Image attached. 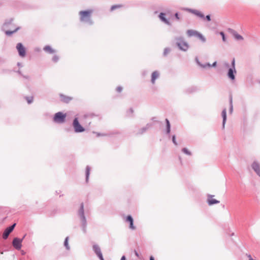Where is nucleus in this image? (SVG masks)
<instances>
[{
	"instance_id": "1",
	"label": "nucleus",
	"mask_w": 260,
	"mask_h": 260,
	"mask_svg": "<svg viewBox=\"0 0 260 260\" xmlns=\"http://www.w3.org/2000/svg\"><path fill=\"white\" fill-rule=\"evenodd\" d=\"M78 216H79L80 221H81V226L82 230L84 233H86V227L87 225L86 218L84 214V204L82 203L80 204V208L79 209L77 212Z\"/></svg>"
},
{
	"instance_id": "2",
	"label": "nucleus",
	"mask_w": 260,
	"mask_h": 260,
	"mask_svg": "<svg viewBox=\"0 0 260 260\" xmlns=\"http://www.w3.org/2000/svg\"><path fill=\"white\" fill-rule=\"evenodd\" d=\"M92 13V10H91L80 11L79 14L80 21L85 22L89 25H92L93 22L91 18Z\"/></svg>"
},
{
	"instance_id": "3",
	"label": "nucleus",
	"mask_w": 260,
	"mask_h": 260,
	"mask_svg": "<svg viewBox=\"0 0 260 260\" xmlns=\"http://www.w3.org/2000/svg\"><path fill=\"white\" fill-rule=\"evenodd\" d=\"M13 21V18H10L9 20L6 21L3 26V30L5 31V34L8 36H11L13 34L17 31L19 29L20 27H17L13 30H5L6 28H8L9 25H12V22Z\"/></svg>"
},
{
	"instance_id": "4",
	"label": "nucleus",
	"mask_w": 260,
	"mask_h": 260,
	"mask_svg": "<svg viewBox=\"0 0 260 260\" xmlns=\"http://www.w3.org/2000/svg\"><path fill=\"white\" fill-rule=\"evenodd\" d=\"M175 40L176 41V44L180 50L186 51L188 50L189 48L188 44L184 41L183 37H176Z\"/></svg>"
},
{
	"instance_id": "5",
	"label": "nucleus",
	"mask_w": 260,
	"mask_h": 260,
	"mask_svg": "<svg viewBox=\"0 0 260 260\" xmlns=\"http://www.w3.org/2000/svg\"><path fill=\"white\" fill-rule=\"evenodd\" d=\"M186 11L196 15L200 18L206 20L207 21H210L211 20L210 15H207L205 17L204 14L198 10L187 8L186 9Z\"/></svg>"
},
{
	"instance_id": "6",
	"label": "nucleus",
	"mask_w": 260,
	"mask_h": 260,
	"mask_svg": "<svg viewBox=\"0 0 260 260\" xmlns=\"http://www.w3.org/2000/svg\"><path fill=\"white\" fill-rule=\"evenodd\" d=\"M236 73L237 72L235 68V59L233 58L231 63V67L228 70L227 76L230 79H231L232 81H234L236 78L235 75Z\"/></svg>"
},
{
	"instance_id": "7",
	"label": "nucleus",
	"mask_w": 260,
	"mask_h": 260,
	"mask_svg": "<svg viewBox=\"0 0 260 260\" xmlns=\"http://www.w3.org/2000/svg\"><path fill=\"white\" fill-rule=\"evenodd\" d=\"M67 117L66 113H63L61 112L56 113L53 117V121L57 123H63L66 121Z\"/></svg>"
},
{
	"instance_id": "8",
	"label": "nucleus",
	"mask_w": 260,
	"mask_h": 260,
	"mask_svg": "<svg viewBox=\"0 0 260 260\" xmlns=\"http://www.w3.org/2000/svg\"><path fill=\"white\" fill-rule=\"evenodd\" d=\"M72 124L75 133H82L85 130V128L79 123L78 118L77 117H75L74 119Z\"/></svg>"
},
{
	"instance_id": "9",
	"label": "nucleus",
	"mask_w": 260,
	"mask_h": 260,
	"mask_svg": "<svg viewBox=\"0 0 260 260\" xmlns=\"http://www.w3.org/2000/svg\"><path fill=\"white\" fill-rule=\"evenodd\" d=\"M19 55L21 57H24L26 55V49L21 43H18L16 46Z\"/></svg>"
},
{
	"instance_id": "10",
	"label": "nucleus",
	"mask_w": 260,
	"mask_h": 260,
	"mask_svg": "<svg viewBox=\"0 0 260 260\" xmlns=\"http://www.w3.org/2000/svg\"><path fill=\"white\" fill-rule=\"evenodd\" d=\"M16 223H14L12 225L7 227L4 231L3 234V238L5 240L7 239L8 238L9 234L13 231L14 229Z\"/></svg>"
},
{
	"instance_id": "11",
	"label": "nucleus",
	"mask_w": 260,
	"mask_h": 260,
	"mask_svg": "<svg viewBox=\"0 0 260 260\" xmlns=\"http://www.w3.org/2000/svg\"><path fill=\"white\" fill-rule=\"evenodd\" d=\"M92 249L100 259H102L104 258L101 252V248L98 244H93L92 246Z\"/></svg>"
},
{
	"instance_id": "12",
	"label": "nucleus",
	"mask_w": 260,
	"mask_h": 260,
	"mask_svg": "<svg viewBox=\"0 0 260 260\" xmlns=\"http://www.w3.org/2000/svg\"><path fill=\"white\" fill-rule=\"evenodd\" d=\"M22 239L16 237L13 240L12 245L16 249L19 250L22 247Z\"/></svg>"
},
{
	"instance_id": "13",
	"label": "nucleus",
	"mask_w": 260,
	"mask_h": 260,
	"mask_svg": "<svg viewBox=\"0 0 260 260\" xmlns=\"http://www.w3.org/2000/svg\"><path fill=\"white\" fill-rule=\"evenodd\" d=\"M167 13H164V12H160L159 14L158 15V18L160 20V21L166 24L171 26V23L169 21L168 19L166 18V16L167 15Z\"/></svg>"
},
{
	"instance_id": "14",
	"label": "nucleus",
	"mask_w": 260,
	"mask_h": 260,
	"mask_svg": "<svg viewBox=\"0 0 260 260\" xmlns=\"http://www.w3.org/2000/svg\"><path fill=\"white\" fill-rule=\"evenodd\" d=\"M125 221L129 223V228L132 230H136V228L134 224V219L131 215H128L125 219Z\"/></svg>"
},
{
	"instance_id": "15",
	"label": "nucleus",
	"mask_w": 260,
	"mask_h": 260,
	"mask_svg": "<svg viewBox=\"0 0 260 260\" xmlns=\"http://www.w3.org/2000/svg\"><path fill=\"white\" fill-rule=\"evenodd\" d=\"M228 31L231 33L237 40H243V37L238 34L236 31L232 28H228Z\"/></svg>"
},
{
	"instance_id": "16",
	"label": "nucleus",
	"mask_w": 260,
	"mask_h": 260,
	"mask_svg": "<svg viewBox=\"0 0 260 260\" xmlns=\"http://www.w3.org/2000/svg\"><path fill=\"white\" fill-rule=\"evenodd\" d=\"M213 197H214V195H211L210 194H208L207 195V203L209 206H212L214 204H217L219 203L220 201L218 200H217L216 199H212Z\"/></svg>"
},
{
	"instance_id": "17",
	"label": "nucleus",
	"mask_w": 260,
	"mask_h": 260,
	"mask_svg": "<svg viewBox=\"0 0 260 260\" xmlns=\"http://www.w3.org/2000/svg\"><path fill=\"white\" fill-rule=\"evenodd\" d=\"M251 167L257 175L260 176V165L256 161H254Z\"/></svg>"
},
{
	"instance_id": "18",
	"label": "nucleus",
	"mask_w": 260,
	"mask_h": 260,
	"mask_svg": "<svg viewBox=\"0 0 260 260\" xmlns=\"http://www.w3.org/2000/svg\"><path fill=\"white\" fill-rule=\"evenodd\" d=\"M152 126L151 123H147L145 126L140 129L137 133V135H142L144 133L146 132L147 129H148Z\"/></svg>"
},
{
	"instance_id": "19",
	"label": "nucleus",
	"mask_w": 260,
	"mask_h": 260,
	"mask_svg": "<svg viewBox=\"0 0 260 260\" xmlns=\"http://www.w3.org/2000/svg\"><path fill=\"white\" fill-rule=\"evenodd\" d=\"M59 96L61 101L64 103H69L72 100V98L65 95L63 94H60Z\"/></svg>"
},
{
	"instance_id": "20",
	"label": "nucleus",
	"mask_w": 260,
	"mask_h": 260,
	"mask_svg": "<svg viewBox=\"0 0 260 260\" xmlns=\"http://www.w3.org/2000/svg\"><path fill=\"white\" fill-rule=\"evenodd\" d=\"M221 116L222 117V128H224L225 127V124L226 121V109L225 108L223 109L221 112Z\"/></svg>"
},
{
	"instance_id": "21",
	"label": "nucleus",
	"mask_w": 260,
	"mask_h": 260,
	"mask_svg": "<svg viewBox=\"0 0 260 260\" xmlns=\"http://www.w3.org/2000/svg\"><path fill=\"white\" fill-rule=\"evenodd\" d=\"M195 60H196V63H197L199 66H200V67H201V68H202L205 69V68H206L207 67H209V68L211 67V64L210 63H205V64H202V63H201L200 62V61H199V59H198V58L197 57H196V58H195Z\"/></svg>"
},
{
	"instance_id": "22",
	"label": "nucleus",
	"mask_w": 260,
	"mask_h": 260,
	"mask_svg": "<svg viewBox=\"0 0 260 260\" xmlns=\"http://www.w3.org/2000/svg\"><path fill=\"white\" fill-rule=\"evenodd\" d=\"M159 74L158 71H154L151 74V81L152 84H154L155 80L158 78Z\"/></svg>"
},
{
	"instance_id": "23",
	"label": "nucleus",
	"mask_w": 260,
	"mask_h": 260,
	"mask_svg": "<svg viewBox=\"0 0 260 260\" xmlns=\"http://www.w3.org/2000/svg\"><path fill=\"white\" fill-rule=\"evenodd\" d=\"M198 33V31L192 29H188L186 31V34L188 37H191L192 36L197 37Z\"/></svg>"
},
{
	"instance_id": "24",
	"label": "nucleus",
	"mask_w": 260,
	"mask_h": 260,
	"mask_svg": "<svg viewBox=\"0 0 260 260\" xmlns=\"http://www.w3.org/2000/svg\"><path fill=\"white\" fill-rule=\"evenodd\" d=\"M198 90V88L196 86H191L188 87L185 90V92L186 93H191L193 92H195Z\"/></svg>"
},
{
	"instance_id": "25",
	"label": "nucleus",
	"mask_w": 260,
	"mask_h": 260,
	"mask_svg": "<svg viewBox=\"0 0 260 260\" xmlns=\"http://www.w3.org/2000/svg\"><path fill=\"white\" fill-rule=\"evenodd\" d=\"M90 172V167L89 166H87L85 170V182H88Z\"/></svg>"
},
{
	"instance_id": "26",
	"label": "nucleus",
	"mask_w": 260,
	"mask_h": 260,
	"mask_svg": "<svg viewBox=\"0 0 260 260\" xmlns=\"http://www.w3.org/2000/svg\"><path fill=\"white\" fill-rule=\"evenodd\" d=\"M43 50L46 52H48L50 54H53L55 52V50H54L53 49H52L50 46L49 45H46L45 46L44 48H43Z\"/></svg>"
},
{
	"instance_id": "27",
	"label": "nucleus",
	"mask_w": 260,
	"mask_h": 260,
	"mask_svg": "<svg viewBox=\"0 0 260 260\" xmlns=\"http://www.w3.org/2000/svg\"><path fill=\"white\" fill-rule=\"evenodd\" d=\"M165 122L166 124V134L167 135H170L171 132V124L168 119L166 118L165 119Z\"/></svg>"
},
{
	"instance_id": "28",
	"label": "nucleus",
	"mask_w": 260,
	"mask_h": 260,
	"mask_svg": "<svg viewBox=\"0 0 260 260\" xmlns=\"http://www.w3.org/2000/svg\"><path fill=\"white\" fill-rule=\"evenodd\" d=\"M229 104H230V108H229V112L230 114H232L233 112V97L232 95L231 94L229 96Z\"/></svg>"
},
{
	"instance_id": "29",
	"label": "nucleus",
	"mask_w": 260,
	"mask_h": 260,
	"mask_svg": "<svg viewBox=\"0 0 260 260\" xmlns=\"http://www.w3.org/2000/svg\"><path fill=\"white\" fill-rule=\"evenodd\" d=\"M63 244L67 250H69L70 249V247L69 245V237H67L65 238Z\"/></svg>"
},
{
	"instance_id": "30",
	"label": "nucleus",
	"mask_w": 260,
	"mask_h": 260,
	"mask_svg": "<svg viewBox=\"0 0 260 260\" xmlns=\"http://www.w3.org/2000/svg\"><path fill=\"white\" fill-rule=\"evenodd\" d=\"M197 37H198L200 40H201L202 42L204 43L206 41L205 37L199 32Z\"/></svg>"
},
{
	"instance_id": "31",
	"label": "nucleus",
	"mask_w": 260,
	"mask_h": 260,
	"mask_svg": "<svg viewBox=\"0 0 260 260\" xmlns=\"http://www.w3.org/2000/svg\"><path fill=\"white\" fill-rule=\"evenodd\" d=\"M182 152L187 155H191V152L189 151L186 148H183L181 150Z\"/></svg>"
},
{
	"instance_id": "32",
	"label": "nucleus",
	"mask_w": 260,
	"mask_h": 260,
	"mask_svg": "<svg viewBox=\"0 0 260 260\" xmlns=\"http://www.w3.org/2000/svg\"><path fill=\"white\" fill-rule=\"evenodd\" d=\"M171 51V49L169 47L165 48L164 50L163 55L166 56Z\"/></svg>"
},
{
	"instance_id": "33",
	"label": "nucleus",
	"mask_w": 260,
	"mask_h": 260,
	"mask_svg": "<svg viewBox=\"0 0 260 260\" xmlns=\"http://www.w3.org/2000/svg\"><path fill=\"white\" fill-rule=\"evenodd\" d=\"M25 99L28 104H31L33 102L34 98L32 96H25Z\"/></svg>"
},
{
	"instance_id": "34",
	"label": "nucleus",
	"mask_w": 260,
	"mask_h": 260,
	"mask_svg": "<svg viewBox=\"0 0 260 260\" xmlns=\"http://www.w3.org/2000/svg\"><path fill=\"white\" fill-rule=\"evenodd\" d=\"M133 113L134 110L131 108L127 111V116L128 117H132L133 116Z\"/></svg>"
},
{
	"instance_id": "35",
	"label": "nucleus",
	"mask_w": 260,
	"mask_h": 260,
	"mask_svg": "<svg viewBox=\"0 0 260 260\" xmlns=\"http://www.w3.org/2000/svg\"><path fill=\"white\" fill-rule=\"evenodd\" d=\"M219 34L222 37V40L223 42H225L226 41V39L225 35L224 32L220 31Z\"/></svg>"
},
{
	"instance_id": "36",
	"label": "nucleus",
	"mask_w": 260,
	"mask_h": 260,
	"mask_svg": "<svg viewBox=\"0 0 260 260\" xmlns=\"http://www.w3.org/2000/svg\"><path fill=\"white\" fill-rule=\"evenodd\" d=\"M121 7H122V6L120 5H113L111 7V11H112L115 10L116 9L121 8Z\"/></svg>"
},
{
	"instance_id": "37",
	"label": "nucleus",
	"mask_w": 260,
	"mask_h": 260,
	"mask_svg": "<svg viewBox=\"0 0 260 260\" xmlns=\"http://www.w3.org/2000/svg\"><path fill=\"white\" fill-rule=\"evenodd\" d=\"M93 133L94 134H95L96 135L97 137L109 136V135L108 134H102V133H98V132H93Z\"/></svg>"
},
{
	"instance_id": "38",
	"label": "nucleus",
	"mask_w": 260,
	"mask_h": 260,
	"mask_svg": "<svg viewBox=\"0 0 260 260\" xmlns=\"http://www.w3.org/2000/svg\"><path fill=\"white\" fill-rule=\"evenodd\" d=\"M52 60L54 62H57L59 60V57H58V56H57L56 55H54L53 56L52 58Z\"/></svg>"
},
{
	"instance_id": "39",
	"label": "nucleus",
	"mask_w": 260,
	"mask_h": 260,
	"mask_svg": "<svg viewBox=\"0 0 260 260\" xmlns=\"http://www.w3.org/2000/svg\"><path fill=\"white\" fill-rule=\"evenodd\" d=\"M172 142L175 145L177 146L178 145V143L176 140V136L175 135L172 136Z\"/></svg>"
},
{
	"instance_id": "40",
	"label": "nucleus",
	"mask_w": 260,
	"mask_h": 260,
	"mask_svg": "<svg viewBox=\"0 0 260 260\" xmlns=\"http://www.w3.org/2000/svg\"><path fill=\"white\" fill-rule=\"evenodd\" d=\"M174 16L176 20H179L180 19V17L179 16V13L178 12H176L174 14Z\"/></svg>"
},
{
	"instance_id": "41",
	"label": "nucleus",
	"mask_w": 260,
	"mask_h": 260,
	"mask_svg": "<svg viewBox=\"0 0 260 260\" xmlns=\"http://www.w3.org/2000/svg\"><path fill=\"white\" fill-rule=\"evenodd\" d=\"M122 90V87L121 86H118L116 88V91L118 92H120Z\"/></svg>"
},
{
	"instance_id": "42",
	"label": "nucleus",
	"mask_w": 260,
	"mask_h": 260,
	"mask_svg": "<svg viewBox=\"0 0 260 260\" xmlns=\"http://www.w3.org/2000/svg\"><path fill=\"white\" fill-rule=\"evenodd\" d=\"M134 253L137 257H138V258H140V255H139V253L136 250H134Z\"/></svg>"
},
{
	"instance_id": "43",
	"label": "nucleus",
	"mask_w": 260,
	"mask_h": 260,
	"mask_svg": "<svg viewBox=\"0 0 260 260\" xmlns=\"http://www.w3.org/2000/svg\"><path fill=\"white\" fill-rule=\"evenodd\" d=\"M216 65H217V62L216 61H214L212 64H211V67H216Z\"/></svg>"
},
{
	"instance_id": "44",
	"label": "nucleus",
	"mask_w": 260,
	"mask_h": 260,
	"mask_svg": "<svg viewBox=\"0 0 260 260\" xmlns=\"http://www.w3.org/2000/svg\"><path fill=\"white\" fill-rule=\"evenodd\" d=\"M22 77L25 78V79H29V77L28 76H24V75H22Z\"/></svg>"
},
{
	"instance_id": "45",
	"label": "nucleus",
	"mask_w": 260,
	"mask_h": 260,
	"mask_svg": "<svg viewBox=\"0 0 260 260\" xmlns=\"http://www.w3.org/2000/svg\"><path fill=\"white\" fill-rule=\"evenodd\" d=\"M247 256L249 258V260H254L252 258L250 254L248 255Z\"/></svg>"
},
{
	"instance_id": "46",
	"label": "nucleus",
	"mask_w": 260,
	"mask_h": 260,
	"mask_svg": "<svg viewBox=\"0 0 260 260\" xmlns=\"http://www.w3.org/2000/svg\"><path fill=\"white\" fill-rule=\"evenodd\" d=\"M17 65L19 67H22V65L21 63H20V62H17Z\"/></svg>"
},
{
	"instance_id": "47",
	"label": "nucleus",
	"mask_w": 260,
	"mask_h": 260,
	"mask_svg": "<svg viewBox=\"0 0 260 260\" xmlns=\"http://www.w3.org/2000/svg\"><path fill=\"white\" fill-rule=\"evenodd\" d=\"M120 260H126V257L124 255L122 256L121 257Z\"/></svg>"
},
{
	"instance_id": "48",
	"label": "nucleus",
	"mask_w": 260,
	"mask_h": 260,
	"mask_svg": "<svg viewBox=\"0 0 260 260\" xmlns=\"http://www.w3.org/2000/svg\"><path fill=\"white\" fill-rule=\"evenodd\" d=\"M149 259H150V260H155L153 256H150Z\"/></svg>"
},
{
	"instance_id": "49",
	"label": "nucleus",
	"mask_w": 260,
	"mask_h": 260,
	"mask_svg": "<svg viewBox=\"0 0 260 260\" xmlns=\"http://www.w3.org/2000/svg\"><path fill=\"white\" fill-rule=\"evenodd\" d=\"M17 72L19 74H20V75H21V76H22V73H21V72L20 70H18V71H17Z\"/></svg>"
},
{
	"instance_id": "50",
	"label": "nucleus",
	"mask_w": 260,
	"mask_h": 260,
	"mask_svg": "<svg viewBox=\"0 0 260 260\" xmlns=\"http://www.w3.org/2000/svg\"><path fill=\"white\" fill-rule=\"evenodd\" d=\"M225 67H229V64L228 63H225Z\"/></svg>"
},
{
	"instance_id": "51",
	"label": "nucleus",
	"mask_w": 260,
	"mask_h": 260,
	"mask_svg": "<svg viewBox=\"0 0 260 260\" xmlns=\"http://www.w3.org/2000/svg\"><path fill=\"white\" fill-rule=\"evenodd\" d=\"M25 236H26V234L23 236V237H22V238L21 239H22V240H23Z\"/></svg>"
},
{
	"instance_id": "52",
	"label": "nucleus",
	"mask_w": 260,
	"mask_h": 260,
	"mask_svg": "<svg viewBox=\"0 0 260 260\" xmlns=\"http://www.w3.org/2000/svg\"><path fill=\"white\" fill-rule=\"evenodd\" d=\"M25 236H26V234L23 236V237H22V238L21 239H22V240H23Z\"/></svg>"
},
{
	"instance_id": "53",
	"label": "nucleus",
	"mask_w": 260,
	"mask_h": 260,
	"mask_svg": "<svg viewBox=\"0 0 260 260\" xmlns=\"http://www.w3.org/2000/svg\"><path fill=\"white\" fill-rule=\"evenodd\" d=\"M179 160H180V161L181 162V157H179Z\"/></svg>"
},
{
	"instance_id": "54",
	"label": "nucleus",
	"mask_w": 260,
	"mask_h": 260,
	"mask_svg": "<svg viewBox=\"0 0 260 260\" xmlns=\"http://www.w3.org/2000/svg\"><path fill=\"white\" fill-rule=\"evenodd\" d=\"M36 51H39V50H40V49H36Z\"/></svg>"
},
{
	"instance_id": "55",
	"label": "nucleus",
	"mask_w": 260,
	"mask_h": 260,
	"mask_svg": "<svg viewBox=\"0 0 260 260\" xmlns=\"http://www.w3.org/2000/svg\"><path fill=\"white\" fill-rule=\"evenodd\" d=\"M153 120H154V117L152 118Z\"/></svg>"
},
{
	"instance_id": "56",
	"label": "nucleus",
	"mask_w": 260,
	"mask_h": 260,
	"mask_svg": "<svg viewBox=\"0 0 260 260\" xmlns=\"http://www.w3.org/2000/svg\"><path fill=\"white\" fill-rule=\"evenodd\" d=\"M153 120H154V117L152 118Z\"/></svg>"
},
{
	"instance_id": "57",
	"label": "nucleus",
	"mask_w": 260,
	"mask_h": 260,
	"mask_svg": "<svg viewBox=\"0 0 260 260\" xmlns=\"http://www.w3.org/2000/svg\"><path fill=\"white\" fill-rule=\"evenodd\" d=\"M153 120H154V117L152 118Z\"/></svg>"
},
{
	"instance_id": "58",
	"label": "nucleus",
	"mask_w": 260,
	"mask_h": 260,
	"mask_svg": "<svg viewBox=\"0 0 260 260\" xmlns=\"http://www.w3.org/2000/svg\"><path fill=\"white\" fill-rule=\"evenodd\" d=\"M234 233H232V234H231V236L234 235Z\"/></svg>"
},
{
	"instance_id": "59",
	"label": "nucleus",
	"mask_w": 260,
	"mask_h": 260,
	"mask_svg": "<svg viewBox=\"0 0 260 260\" xmlns=\"http://www.w3.org/2000/svg\"><path fill=\"white\" fill-rule=\"evenodd\" d=\"M100 260H105V259H104V258H103V259H100Z\"/></svg>"
}]
</instances>
